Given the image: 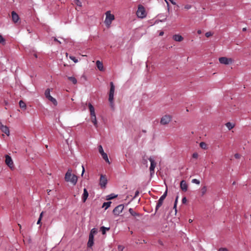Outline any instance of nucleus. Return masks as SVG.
I'll return each mask as SVG.
<instances>
[{
  "mask_svg": "<svg viewBox=\"0 0 251 251\" xmlns=\"http://www.w3.org/2000/svg\"><path fill=\"white\" fill-rule=\"evenodd\" d=\"M178 196H177L176 197V200H175V203H174V209H175V212L176 213V205H177V201H178Z\"/></svg>",
  "mask_w": 251,
  "mask_h": 251,
  "instance_id": "obj_35",
  "label": "nucleus"
},
{
  "mask_svg": "<svg viewBox=\"0 0 251 251\" xmlns=\"http://www.w3.org/2000/svg\"><path fill=\"white\" fill-rule=\"evenodd\" d=\"M96 65L97 68L100 71H102L103 69V64L99 60L96 61Z\"/></svg>",
  "mask_w": 251,
  "mask_h": 251,
  "instance_id": "obj_19",
  "label": "nucleus"
},
{
  "mask_svg": "<svg viewBox=\"0 0 251 251\" xmlns=\"http://www.w3.org/2000/svg\"><path fill=\"white\" fill-rule=\"evenodd\" d=\"M68 79L71 81L74 84H75L77 83L76 79L74 76H69L68 77Z\"/></svg>",
  "mask_w": 251,
  "mask_h": 251,
  "instance_id": "obj_23",
  "label": "nucleus"
},
{
  "mask_svg": "<svg viewBox=\"0 0 251 251\" xmlns=\"http://www.w3.org/2000/svg\"><path fill=\"white\" fill-rule=\"evenodd\" d=\"M82 176L83 175V174H84V172H85V169H84V166L82 165Z\"/></svg>",
  "mask_w": 251,
  "mask_h": 251,
  "instance_id": "obj_49",
  "label": "nucleus"
},
{
  "mask_svg": "<svg viewBox=\"0 0 251 251\" xmlns=\"http://www.w3.org/2000/svg\"><path fill=\"white\" fill-rule=\"evenodd\" d=\"M12 19L13 22L17 23L19 20V17L18 15L15 12L12 11L11 13Z\"/></svg>",
  "mask_w": 251,
  "mask_h": 251,
  "instance_id": "obj_15",
  "label": "nucleus"
},
{
  "mask_svg": "<svg viewBox=\"0 0 251 251\" xmlns=\"http://www.w3.org/2000/svg\"><path fill=\"white\" fill-rule=\"evenodd\" d=\"M149 160H150L151 162V166L150 167V171L151 173V176L154 173V168L156 166V163L155 162L154 160L152 159L151 157H150L149 158Z\"/></svg>",
  "mask_w": 251,
  "mask_h": 251,
  "instance_id": "obj_10",
  "label": "nucleus"
},
{
  "mask_svg": "<svg viewBox=\"0 0 251 251\" xmlns=\"http://www.w3.org/2000/svg\"><path fill=\"white\" fill-rule=\"evenodd\" d=\"M5 163L10 168L13 167V162L11 157L8 155H5Z\"/></svg>",
  "mask_w": 251,
  "mask_h": 251,
  "instance_id": "obj_11",
  "label": "nucleus"
},
{
  "mask_svg": "<svg viewBox=\"0 0 251 251\" xmlns=\"http://www.w3.org/2000/svg\"><path fill=\"white\" fill-rule=\"evenodd\" d=\"M205 35L206 37H209L213 35V33L209 31L207 32Z\"/></svg>",
  "mask_w": 251,
  "mask_h": 251,
  "instance_id": "obj_40",
  "label": "nucleus"
},
{
  "mask_svg": "<svg viewBox=\"0 0 251 251\" xmlns=\"http://www.w3.org/2000/svg\"><path fill=\"white\" fill-rule=\"evenodd\" d=\"M41 220H42V219L39 218L38 220V221L37 222V224H38V225L40 224Z\"/></svg>",
  "mask_w": 251,
  "mask_h": 251,
  "instance_id": "obj_48",
  "label": "nucleus"
},
{
  "mask_svg": "<svg viewBox=\"0 0 251 251\" xmlns=\"http://www.w3.org/2000/svg\"><path fill=\"white\" fill-rule=\"evenodd\" d=\"M234 157L236 159H239L241 157V155L238 153H235L234 154Z\"/></svg>",
  "mask_w": 251,
  "mask_h": 251,
  "instance_id": "obj_43",
  "label": "nucleus"
},
{
  "mask_svg": "<svg viewBox=\"0 0 251 251\" xmlns=\"http://www.w3.org/2000/svg\"><path fill=\"white\" fill-rule=\"evenodd\" d=\"M124 247L122 245H119L118 246V249L119 251H123L124 249Z\"/></svg>",
  "mask_w": 251,
  "mask_h": 251,
  "instance_id": "obj_41",
  "label": "nucleus"
},
{
  "mask_svg": "<svg viewBox=\"0 0 251 251\" xmlns=\"http://www.w3.org/2000/svg\"><path fill=\"white\" fill-rule=\"evenodd\" d=\"M70 58L71 60H73L75 63H76V62H78L77 59H76L75 58V57H74V56H70Z\"/></svg>",
  "mask_w": 251,
  "mask_h": 251,
  "instance_id": "obj_39",
  "label": "nucleus"
},
{
  "mask_svg": "<svg viewBox=\"0 0 251 251\" xmlns=\"http://www.w3.org/2000/svg\"><path fill=\"white\" fill-rule=\"evenodd\" d=\"M0 129L2 132L5 133L7 136L9 135L10 132L8 127L3 125L1 123H0Z\"/></svg>",
  "mask_w": 251,
  "mask_h": 251,
  "instance_id": "obj_13",
  "label": "nucleus"
},
{
  "mask_svg": "<svg viewBox=\"0 0 251 251\" xmlns=\"http://www.w3.org/2000/svg\"><path fill=\"white\" fill-rule=\"evenodd\" d=\"M50 89H47L45 92V95L47 99L50 98L51 97L50 95Z\"/></svg>",
  "mask_w": 251,
  "mask_h": 251,
  "instance_id": "obj_29",
  "label": "nucleus"
},
{
  "mask_svg": "<svg viewBox=\"0 0 251 251\" xmlns=\"http://www.w3.org/2000/svg\"><path fill=\"white\" fill-rule=\"evenodd\" d=\"M19 106L21 108H22L25 109L26 108V104L23 100H20L19 101Z\"/></svg>",
  "mask_w": 251,
  "mask_h": 251,
  "instance_id": "obj_32",
  "label": "nucleus"
},
{
  "mask_svg": "<svg viewBox=\"0 0 251 251\" xmlns=\"http://www.w3.org/2000/svg\"><path fill=\"white\" fill-rule=\"evenodd\" d=\"M75 3L79 7L82 6V3L79 0H74Z\"/></svg>",
  "mask_w": 251,
  "mask_h": 251,
  "instance_id": "obj_34",
  "label": "nucleus"
},
{
  "mask_svg": "<svg viewBox=\"0 0 251 251\" xmlns=\"http://www.w3.org/2000/svg\"><path fill=\"white\" fill-rule=\"evenodd\" d=\"M164 34V32L163 31H161L159 33L160 36H162Z\"/></svg>",
  "mask_w": 251,
  "mask_h": 251,
  "instance_id": "obj_54",
  "label": "nucleus"
},
{
  "mask_svg": "<svg viewBox=\"0 0 251 251\" xmlns=\"http://www.w3.org/2000/svg\"><path fill=\"white\" fill-rule=\"evenodd\" d=\"M167 195V191L166 190L163 195L157 201L155 210L157 211L159 208L162 205L164 199L166 198Z\"/></svg>",
  "mask_w": 251,
  "mask_h": 251,
  "instance_id": "obj_8",
  "label": "nucleus"
},
{
  "mask_svg": "<svg viewBox=\"0 0 251 251\" xmlns=\"http://www.w3.org/2000/svg\"><path fill=\"white\" fill-rule=\"evenodd\" d=\"M50 101L52 102L54 105L56 106L57 104V102L55 99L53 98L52 97H50L48 99Z\"/></svg>",
  "mask_w": 251,
  "mask_h": 251,
  "instance_id": "obj_24",
  "label": "nucleus"
},
{
  "mask_svg": "<svg viewBox=\"0 0 251 251\" xmlns=\"http://www.w3.org/2000/svg\"><path fill=\"white\" fill-rule=\"evenodd\" d=\"M54 41L59 42L60 44L61 43V42L59 41H58L56 38H54Z\"/></svg>",
  "mask_w": 251,
  "mask_h": 251,
  "instance_id": "obj_55",
  "label": "nucleus"
},
{
  "mask_svg": "<svg viewBox=\"0 0 251 251\" xmlns=\"http://www.w3.org/2000/svg\"><path fill=\"white\" fill-rule=\"evenodd\" d=\"M192 182L194 183H196V184H198V185L200 184V180H198L197 179H196V178H194V179H192Z\"/></svg>",
  "mask_w": 251,
  "mask_h": 251,
  "instance_id": "obj_38",
  "label": "nucleus"
},
{
  "mask_svg": "<svg viewBox=\"0 0 251 251\" xmlns=\"http://www.w3.org/2000/svg\"><path fill=\"white\" fill-rule=\"evenodd\" d=\"M124 206L120 204L116 206L113 210V213L115 215H119L123 211Z\"/></svg>",
  "mask_w": 251,
  "mask_h": 251,
  "instance_id": "obj_9",
  "label": "nucleus"
},
{
  "mask_svg": "<svg viewBox=\"0 0 251 251\" xmlns=\"http://www.w3.org/2000/svg\"><path fill=\"white\" fill-rule=\"evenodd\" d=\"M136 15L138 18L141 19L146 17L147 14L146 12L145 9L143 5L141 4L138 5V9L136 12Z\"/></svg>",
  "mask_w": 251,
  "mask_h": 251,
  "instance_id": "obj_4",
  "label": "nucleus"
},
{
  "mask_svg": "<svg viewBox=\"0 0 251 251\" xmlns=\"http://www.w3.org/2000/svg\"><path fill=\"white\" fill-rule=\"evenodd\" d=\"M98 150H99V151L100 153V155H101L102 158L105 161V162H106L108 164H110V162L109 160L108 156H107V154L104 152L101 145L99 146Z\"/></svg>",
  "mask_w": 251,
  "mask_h": 251,
  "instance_id": "obj_7",
  "label": "nucleus"
},
{
  "mask_svg": "<svg viewBox=\"0 0 251 251\" xmlns=\"http://www.w3.org/2000/svg\"><path fill=\"white\" fill-rule=\"evenodd\" d=\"M187 201V199L186 198V197H184L182 200V202L183 203H185Z\"/></svg>",
  "mask_w": 251,
  "mask_h": 251,
  "instance_id": "obj_47",
  "label": "nucleus"
},
{
  "mask_svg": "<svg viewBox=\"0 0 251 251\" xmlns=\"http://www.w3.org/2000/svg\"><path fill=\"white\" fill-rule=\"evenodd\" d=\"M226 251H229L227 249Z\"/></svg>",
  "mask_w": 251,
  "mask_h": 251,
  "instance_id": "obj_61",
  "label": "nucleus"
},
{
  "mask_svg": "<svg viewBox=\"0 0 251 251\" xmlns=\"http://www.w3.org/2000/svg\"><path fill=\"white\" fill-rule=\"evenodd\" d=\"M88 192L86 188H84L83 190V194L82 195V201L83 202H85L86 200H87L88 197Z\"/></svg>",
  "mask_w": 251,
  "mask_h": 251,
  "instance_id": "obj_18",
  "label": "nucleus"
},
{
  "mask_svg": "<svg viewBox=\"0 0 251 251\" xmlns=\"http://www.w3.org/2000/svg\"><path fill=\"white\" fill-rule=\"evenodd\" d=\"M180 188L183 191H186L188 188V185L186 182V181L184 180L181 181L180 184Z\"/></svg>",
  "mask_w": 251,
  "mask_h": 251,
  "instance_id": "obj_14",
  "label": "nucleus"
},
{
  "mask_svg": "<svg viewBox=\"0 0 251 251\" xmlns=\"http://www.w3.org/2000/svg\"><path fill=\"white\" fill-rule=\"evenodd\" d=\"M226 126L229 130L232 129L234 126V125L232 124V123H231L230 122L227 123L226 124Z\"/></svg>",
  "mask_w": 251,
  "mask_h": 251,
  "instance_id": "obj_27",
  "label": "nucleus"
},
{
  "mask_svg": "<svg viewBox=\"0 0 251 251\" xmlns=\"http://www.w3.org/2000/svg\"><path fill=\"white\" fill-rule=\"evenodd\" d=\"M173 39L177 42H181L183 40V38L181 35L179 34H175L173 36Z\"/></svg>",
  "mask_w": 251,
  "mask_h": 251,
  "instance_id": "obj_17",
  "label": "nucleus"
},
{
  "mask_svg": "<svg viewBox=\"0 0 251 251\" xmlns=\"http://www.w3.org/2000/svg\"><path fill=\"white\" fill-rule=\"evenodd\" d=\"M219 62L224 65H229L233 62V60L231 58L221 57L219 58Z\"/></svg>",
  "mask_w": 251,
  "mask_h": 251,
  "instance_id": "obj_6",
  "label": "nucleus"
},
{
  "mask_svg": "<svg viewBox=\"0 0 251 251\" xmlns=\"http://www.w3.org/2000/svg\"><path fill=\"white\" fill-rule=\"evenodd\" d=\"M97 232V230L95 228H93L89 234V235H93V236H94V234H96Z\"/></svg>",
  "mask_w": 251,
  "mask_h": 251,
  "instance_id": "obj_37",
  "label": "nucleus"
},
{
  "mask_svg": "<svg viewBox=\"0 0 251 251\" xmlns=\"http://www.w3.org/2000/svg\"><path fill=\"white\" fill-rule=\"evenodd\" d=\"M43 214H44V212H43V211H42V212L41 213L40 215L39 218H41V219H42V217H43Z\"/></svg>",
  "mask_w": 251,
  "mask_h": 251,
  "instance_id": "obj_50",
  "label": "nucleus"
},
{
  "mask_svg": "<svg viewBox=\"0 0 251 251\" xmlns=\"http://www.w3.org/2000/svg\"><path fill=\"white\" fill-rule=\"evenodd\" d=\"M91 122L94 124L95 127H97L98 124H97V121L96 115L91 116Z\"/></svg>",
  "mask_w": 251,
  "mask_h": 251,
  "instance_id": "obj_21",
  "label": "nucleus"
},
{
  "mask_svg": "<svg viewBox=\"0 0 251 251\" xmlns=\"http://www.w3.org/2000/svg\"><path fill=\"white\" fill-rule=\"evenodd\" d=\"M148 159H149V158H148V157L146 156V155H144L143 157V159H142V163L144 165H146V166L147 167V164H148Z\"/></svg>",
  "mask_w": 251,
  "mask_h": 251,
  "instance_id": "obj_26",
  "label": "nucleus"
},
{
  "mask_svg": "<svg viewBox=\"0 0 251 251\" xmlns=\"http://www.w3.org/2000/svg\"><path fill=\"white\" fill-rule=\"evenodd\" d=\"M192 7L191 5H189V4H187L186 5H185V7L184 8L186 9H190Z\"/></svg>",
  "mask_w": 251,
  "mask_h": 251,
  "instance_id": "obj_45",
  "label": "nucleus"
},
{
  "mask_svg": "<svg viewBox=\"0 0 251 251\" xmlns=\"http://www.w3.org/2000/svg\"><path fill=\"white\" fill-rule=\"evenodd\" d=\"M227 250L226 248H221L219 249L218 251H226Z\"/></svg>",
  "mask_w": 251,
  "mask_h": 251,
  "instance_id": "obj_46",
  "label": "nucleus"
},
{
  "mask_svg": "<svg viewBox=\"0 0 251 251\" xmlns=\"http://www.w3.org/2000/svg\"><path fill=\"white\" fill-rule=\"evenodd\" d=\"M64 179L66 182H70L74 185H75L77 181V176L74 174H72V170L70 168L68 169Z\"/></svg>",
  "mask_w": 251,
  "mask_h": 251,
  "instance_id": "obj_1",
  "label": "nucleus"
},
{
  "mask_svg": "<svg viewBox=\"0 0 251 251\" xmlns=\"http://www.w3.org/2000/svg\"><path fill=\"white\" fill-rule=\"evenodd\" d=\"M88 107L90 112V115L92 116L96 115L94 107L90 103H88Z\"/></svg>",
  "mask_w": 251,
  "mask_h": 251,
  "instance_id": "obj_20",
  "label": "nucleus"
},
{
  "mask_svg": "<svg viewBox=\"0 0 251 251\" xmlns=\"http://www.w3.org/2000/svg\"><path fill=\"white\" fill-rule=\"evenodd\" d=\"M111 202L108 201V202H104L102 204V207L105 208V209H107L111 205Z\"/></svg>",
  "mask_w": 251,
  "mask_h": 251,
  "instance_id": "obj_25",
  "label": "nucleus"
},
{
  "mask_svg": "<svg viewBox=\"0 0 251 251\" xmlns=\"http://www.w3.org/2000/svg\"><path fill=\"white\" fill-rule=\"evenodd\" d=\"M172 116L167 114L165 115L161 118L160 124L162 125H168L172 121Z\"/></svg>",
  "mask_w": 251,
  "mask_h": 251,
  "instance_id": "obj_5",
  "label": "nucleus"
},
{
  "mask_svg": "<svg viewBox=\"0 0 251 251\" xmlns=\"http://www.w3.org/2000/svg\"><path fill=\"white\" fill-rule=\"evenodd\" d=\"M107 180L105 176L101 175L100 180V184L101 187H105L106 184H107Z\"/></svg>",
  "mask_w": 251,
  "mask_h": 251,
  "instance_id": "obj_12",
  "label": "nucleus"
},
{
  "mask_svg": "<svg viewBox=\"0 0 251 251\" xmlns=\"http://www.w3.org/2000/svg\"><path fill=\"white\" fill-rule=\"evenodd\" d=\"M169 0L171 1V2L173 4H174V5L176 4V2L174 1V0Z\"/></svg>",
  "mask_w": 251,
  "mask_h": 251,
  "instance_id": "obj_51",
  "label": "nucleus"
},
{
  "mask_svg": "<svg viewBox=\"0 0 251 251\" xmlns=\"http://www.w3.org/2000/svg\"><path fill=\"white\" fill-rule=\"evenodd\" d=\"M106 18L104 21V23L107 27H109L112 21L115 19L114 15L111 14L110 11H107L105 13Z\"/></svg>",
  "mask_w": 251,
  "mask_h": 251,
  "instance_id": "obj_2",
  "label": "nucleus"
},
{
  "mask_svg": "<svg viewBox=\"0 0 251 251\" xmlns=\"http://www.w3.org/2000/svg\"><path fill=\"white\" fill-rule=\"evenodd\" d=\"M197 33L199 34H201V30H198L197 31Z\"/></svg>",
  "mask_w": 251,
  "mask_h": 251,
  "instance_id": "obj_53",
  "label": "nucleus"
},
{
  "mask_svg": "<svg viewBox=\"0 0 251 251\" xmlns=\"http://www.w3.org/2000/svg\"><path fill=\"white\" fill-rule=\"evenodd\" d=\"M110 229L109 227H105L104 226H101L100 227V230L102 232V234H105L106 230H109Z\"/></svg>",
  "mask_w": 251,
  "mask_h": 251,
  "instance_id": "obj_31",
  "label": "nucleus"
},
{
  "mask_svg": "<svg viewBox=\"0 0 251 251\" xmlns=\"http://www.w3.org/2000/svg\"><path fill=\"white\" fill-rule=\"evenodd\" d=\"M192 222H193V220H191V219H189V223H192Z\"/></svg>",
  "mask_w": 251,
  "mask_h": 251,
  "instance_id": "obj_56",
  "label": "nucleus"
},
{
  "mask_svg": "<svg viewBox=\"0 0 251 251\" xmlns=\"http://www.w3.org/2000/svg\"><path fill=\"white\" fill-rule=\"evenodd\" d=\"M0 43L4 45L5 43V40L1 35L0 34Z\"/></svg>",
  "mask_w": 251,
  "mask_h": 251,
  "instance_id": "obj_36",
  "label": "nucleus"
},
{
  "mask_svg": "<svg viewBox=\"0 0 251 251\" xmlns=\"http://www.w3.org/2000/svg\"><path fill=\"white\" fill-rule=\"evenodd\" d=\"M94 244V236L93 235H89V240L87 243L88 247H91Z\"/></svg>",
  "mask_w": 251,
  "mask_h": 251,
  "instance_id": "obj_16",
  "label": "nucleus"
},
{
  "mask_svg": "<svg viewBox=\"0 0 251 251\" xmlns=\"http://www.w3.org/2000/svg\"><path fill=\"white\" fill-rule=\"evenodd\" d=\"M199 156L198 153L195 152L192 154V157L194 158H197Z\"/></svg>",
  "mask_w": 251,
  "mask_h": 251,
  "instance_id": "obj_42",
  "label": "nucleus"
},
{
  "mask_svg": "<svg viewBox=\"0 0 251 251\" xmlns=\"http://www.w3.org/2000/svg\"><path fill=\"white\" fill-rule=\"evenodd\" d=\"M233 185H235V182H233V183H232Z\"/></svg>",
  "mask_w": 251,
  "mask_h": 251,
  "instance_id": "obj_59",
  "label": "nucleus"
},
{
  "mask_svg": "<svg viewBox=\"0 0 251 251\" xmlns=\"http://www.w3.org/2000/svg\"><path fill=\"white\" fill-rule=\"evenodd\" d=\"M18 226L20 227V232H21V229H22V226L20 224H18Z\"/></svg>",
  "mask_w": 251,
  "mask_h": 251,
  "instance_id": "obj_52",
  "label": "nucleus"
},
{
  "mask_svg": "<svg viewBox=\"0 0 251 251\" xmlns=\"http://www.w3.org/2000/svg\"><path fill=\"white\" fill-rule=\"evenodd\" d=\"M206 191H207L206 186H204L202 187L201 190V196H202L204 195L205 194Z\"/></svg>",
  "mask_w": 251,
  "mask_h": 251,
  "instance_id": "obj_30",
  "label": "nucleus"
},
{
  "mask_svg": "<svg viewBox=\"0 0 251 251\" xmlns=\"http://www.w3.org/2000/svg\"><path fill=\"white\" fill-rule=\"evenodd\" d=\"M110 89L109 91V99L108 100L110 103L111 106L112 107H113V99H114V94L115 91V86L112 82L110 83Z\"/></svg>",
  "mask_w": 251,
  "mask_h": 251,
  "instance_id": "obj_3",
  "label": "nucleus"
},
{
  "mask_svg": "<svg viewBox=\"0 0 251 251\" xmlns=\"http://www.w3.org/2000/svg\"><path fill=\"white\" fill-rule=\"evenodd\" d=\"M246 27H244L243 28V31H246Z\"/></svg>",
  "mask_w": 251,
  "mask_h": 251,
  "instance_id": "obj_57",
  "label": "nucleus"
},
{
  "mask_svg": "<svg viewBox=\"0 0 251 251\" xmlns=\"http://www.w3.org/2000/svg\"><path fill=\"white\" fill-rule=\"evenodd\" d=\"M144 243H146V242L145 240H143Z\"/></svg>",
  "mask_w": 251,
  "mask_h": 251,
  "instance_id": "obj_60",
  "label": "nucleus"
},
{
  "mask_svg": "<svg viewBox=\"0 0 251 251\" xmlns=\"http://www.w3.org/2000/svg\"><path fill=\"white\" fill-rule=\"evenodd\" d=\"M34 56L36 58H37V54H36V53H34Z\"/></svg>",
  "mask_w": 251,
  "mask_h": 251,
  "instance_id": "obj_58",
  "label": "nucleus"
},
{
  "mask_svg": "<svg viewBox=\"0 0 251 251\" xmlns=\"http://www.w3.org/2000/svg\"><path fill=\"white\" fill-rule=\"evenodd\" d=\"M200 146L201 149H204V150H206L207 148V144L205 142H201L200 143Z\"/></svg>",
  "mask_w": 251,
  "mask_h": 251,
  "instance_id": "obj_28",
  "label": "nucleus"
},
{
  "mask_svg": "<svg viewBox=\"0 0 251 251\" xmlns=\"http://www.w3.org/2000/svg\"><path fill=\"white\" fill-rule=\"evenodd\" d=\"M129 212L131 214V215L134 217H140L141 216V215L139 213L135 212L132 208H129Z\"/></svg>",
  "mask_w": 251,
  "mask_h": 251,
  "instance_id": "obj_22",
  "label": "nucleus"
},
{
  "mask_svg": "<svg viewBox=\"0 0 251 251\" xmlns=\"http://www.w3.org/2000/svg\"><path fill=\"white\" fill-rule=\"evenodd\" d=\"M139 191H136L135 192V195H134V197H133V199H135L137 197H138L139 196Z\"/></svg>",
  "mask_w": 251,
  "mask_h": 251,
  "instance_id": "obj_44",
  "label": "nucleus"
},
{
  "mask_svg": "<svg viewBox=\"0 0 251 251\" xmlns=\"http://www.w3.org/2000/svg\"><path fill=\"white\" fill-rule=\"evenodd\" d=\"M117 195H114V194H111L108 196H107V200H112L116 197H117Z\"/></svg>",
  "mask_w": 251,
  "mask_h": 251,
  "instance_id": "obj_33",
  "label": "nucleus"
}]
</instances>
